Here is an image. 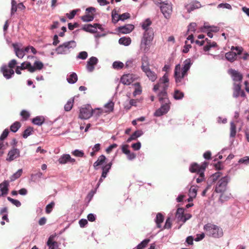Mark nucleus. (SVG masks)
Segmentation results:
<instances>
[{"label": "nucleus", "instance_id": "obj_1", "mask_svg": "<svg viewBox=\"0 0 249 249\" xmlns=\"http://www.w3.org/2000/svg\"><path fill=\"white\" fill-rule=\"evenodd\" d=\"M151 24V21L149 18H147L142 25V29L144 30V32L141 40L140 49L144 53L149 51L151 42L153 39V29L149 27Z\"/></svg>", "mask_w": 249, "mask_h": 249}, {"label": "nucleus", "instance_id": "obj_2", "mask_svg": "<svg viewBox=\"0 0 249 249\" xmlns=\"http://www.w3.org/2000/svg\"><path fill=\"white\" fill-rule=\"evenodd\" d=\"M192 63L190 58L187 59L183 62V67L181 68L179 64L176 65L174 70V78L178 86L185 84L184 77L187 75V72L190 70Z\"/></svg>", "mask_w": 249, "mask_h": 249}, {"label": "nucleus", "instance_id": "obj_3", "mask_svg": "<svg viewBox=\"0 0 249 249\" xmlns=\"http://www.w3.org/2000/svg\"><path fill=\"white\" fill-rule=\"evenodd\" d=\"M204 230L207 235L213 238H220L223 235L222 229L216 225L208 223L204 226Z\"/></svg>", "mask_w": 249, "mask_h": 249}, {"label": "nucleus", "instance_id": "obj_4", "mask_svg": "<svg viewBox=\"0 0 249 249\" xmlns=\"http://www.w3.org/2000/svg\"><path fill=\"white\" fill-rule=\"evenodd\" d=\"M159 101L161 103V107L154 113V115L156 117H160L166 114L170 108V102L167 96L158 95Z\"/></svg>", "mask_w": 249, "mask_h": 249}, {"label": "nucleus", "instance_id": "obj_5", "mask_svg": "<svg viewBox=\"0 0 249 249\" xmlns=\"http://www.w3.org/2000/svg\"><path fill=\"white\" fill-rule=\"evenodd\" d=\"M169 81L168 75L167 73H165L162 77L160 78L158 83L154 86L153 91L156 92L160 89L161 85H163L162 90L158 93V95L167 96L166 90L169 87Z\"/></svg>", "mask_w": 249, "mask_h": 249}, {"label": "nucleus", "instance_id": "obj_6", "mask_svg": "<svg viewBox=\"0 0 249 249\" xmlns=\"http://www.w3.org/2000/svg\"><path fill=\"white\" fill-rule=\"evenodd\" d=\"M76 47V43L74 40L66 41L59 45L55 51L57 54H67Z\"/></svg>", "mask_w": 249, "mask_h": 249}, {"label": "nucleus", "instance_id": "obj_7", "mask_svg": "<svg viewBox=\"0 0 249 249\" xmlns=\"http://www.w3.org/2000/svg\"><path fill=\"white\" fill-rule=\"evenodd\" d=\"M230 180V178L228 176L221 178L216 183L215 192L222 194L224 193L227 189V185Z\"/></svg>", "mask_w": 249, "mask_h": 249}, {"label": "nucleus", "instance_id": "obj_8", "mask_svg": "<svg viewBox=\"0 0 249 249\" xmlns=\"http://www.w3.org/2000/svg\"><path fill=\"white\" fill-rule=\"evenodd\" d=\"M160 9L165 18L168 19L172 13V4L171 2H162L160 3Z\"/></svg>", "mask_w": 249, "mask_h": 249}, {"label": "nucleus", "instance_id": "obj_9", "mask_svg": "<svg viewBox=\"0 0 249 249\" xmlns=\"http://www.w3.org/2000/svg\"><path fill=\"white\" fill-rule=\"evenodd\" d=\"M25 69H28V71L32 73L35 72L34 68L32 67L31 63L28 61L24 62L21 64L20 66H17L15 72L18 74H20L21 73L20 71Z\"/></svg>", "mask_w": 249, "mask_h": 249}, {"label": "nucleus", "instance_id": "obj_10", "mask_svg": "<svg viewBox=\"0 0 249 249\" xmlns=\"http://www.w3.org/2000/svg\"><path fill=\"white\" fill-rule=\"evenodd\" d=\"M92 116L91 108L89 106L82 107L80 109L79 118L81 119H88Z\"/></svg>", "mask_w": 249, "mask_h": 249}, {"label": "nucleus", "instance_id": "obj_11", "mask_svg": "<svg viewBox=\"0 0 249 249\" xmlns=\"http://www.w3.org/2000/svg\"><path fill=\"white\" fill-rule=\"evenodd\" d=\"M142 71L151 82H155L157 79V74L155 71H152L150 67H144L143 66Z\"/></svg>", "mask_w": 249, "mask_h": 249}, {"label": "nucleus", "instance_id": "obj_12", "mask_svg": "<svg viewBox=\"0 0 249 249\" xmlns=\"http://www.w3.org/2000/svg\"><path fill=\"white\" fill-rule=\"evenodd\" d=\"M207 165L208 163L205 161L201 165H198L196 163H193L190 165L189 170L192 173H196L198 174L203 168H204V171H205Z\"/></svg>", "mask_w": 249, "mask_h": 249}, {"label": "nucleus", "instance_id": "obj_13", "mask_svg": "<svg viewBox=\"0 0 249 249\" xmlns=\"http://www.w3.org/2000/svg\"><path fill=\"white\" fill-rule=\"evenodd\" d=\"M136 79L135 75L132 73L124 74L121 78V82L125 85H130Z\"/></svg>", "mask_w": 249, "mask_h": 249}, {"label": "nucleus", "instance_id": "obj_14", "mask_svg": "<svg viewBox=\"0 0 249 249\" xmlns=\"http://www.w3.org/2000/svg\"><path fill=\"white\" fill-rule=\"evenodd\" d=\"M1 72L6 79H9L12 78L15 73L14 70L9 68L6 65H4L1 67Z\"/></svg>", "mask_w": 249, "mask_h": 249}, {"label": "nucleus", "instance_id": "obj_15", "mask_svg": "<svg viewBox=\"0 0 249 249\" xmlns=\"http://www.w3.org/2000/svg\"><path fill=\"white\" fill-rule=\"evenodd\" d=\"M241 86L240 83L238 84L234 83L233 85V96L234 98H237L239 96H241L242 97H245L246 94L245 92L241 90Z\"/></svg>", "mask_w": 249, "mask_h": 249}, {"label": "nucleus", "instance_id": "obj_16", "mask_svg": "<svg viewBox=\"0 0 249 249\" xmlns=\"http://www.w3.org/2000/svg\"><path fill=\"white\" fill-rule=\"evenodd\" d=\"M98 59L97 57L92 56L87 61L86 68L89 72H92L95 69V66L98 63Z\"/></svg>", "mask_w": 249, "mask_h": 249}, {"label": "nucleus", "instance_id": "obj_17", "mask_svg": "<svg viewBox=\"0 0 249 249\" xmlns=\"http://www.w3.org/2000/svg\"><path fill=\"white\" fill-rule=\"evenodd\" d=\"M20 156V151L18 149L13 148L8 153L6 160L12 161Z\"/></svg>", "mask_w": 249, "mask_h": 249}, {"label": "nucleus", "instance_id": "obj_18", "mask_svg": "<svg viewBox=\"0 0 249 249\" xmlns=\"http://www.w3.org/2000/svg\"><path fill=\"white\" fill-rule=\"evenodd\" d=\"M56 236V233L53 234L49 236L47 242V245L48 246L49 249H57L58 248V243L54 240V238Z\"/></svg>", "mask_w": 249, "mask_h": 249}, {"label": "nucleus", "instance_id": "obj_19", "mask_svg": "<svg viewBox=\"0 0 249 249\" xmlns=\"http://www.w3.org/2000/svg\"><path fill=\"white\" fill-rule=\"evenodd\" d=\"M229 73L231 75L232 80L235 82H241L242 80L243 76L238 71L233 70L230 69L228 71Z\"/></svg>", "mask_w": 249, "mask_h": 249}, {"label": "nucleus", "instance_id": "obj_20", "mask_svg": "<svg viewBox=\"0 0 249 249\" xmlns=\"http://www.w3.org/2000/svg\"><path fill=\"white\" fill-rule=\"evenodd\" d=\"M201 6V4L197 1H193L185 5V7L189 13H190L195 9L199 8Z\"/></svg>", "mask_w": 249, "mask_h": 249}, {"label": "nucleus", "instance_id": "obj_21", "mask_svg": "<svg viewBox=\"0 0 249 249\" xmlns=\"http://www.w3.org/2000/svg\"><path fill=\"white\" fill-rule=\"evenodd\" d=\"M134 28L132 24H126L124 26L119 27L118 31L122 34H126L130 33Z\"/></svg>", "mask_w": 249, "mask_h": 249}, {"label": "nucleus", "instance_id": "obj_22", "mask_svg": "<svg viewBox=\"0 0 249 249\" xmlns=\"http://www.w3.org/2000/svg\"><path fill=\"white\" fill-rule=\"evenodd\" d=\"M9 185V182L7 180H5L0 184V196L7 194Z\"/></svg>", "mask_w": 249, "mask_h": 249}, {"label": "nucleus", "instance_id": "obj_23", "mask_svg": "<svg viewBox=\"0 0 249 249\" xmlns=\"http://www.w3.org/2000/svg\"><path fill=\"white\" fill-rule=\"evenodd\" d=\"M12 46L14 48V52L16 56L19 58H22L25 55V53L23 49H20L17 43H13Z\"/></svg>", "mask_w": 249, "mask_h": 249}, {"label": "nucleus", "instance_id": "obj_24", "mask_svg": "<svg viewBox=\"0 0 249 249\" xmlns=\"http://www.w3.org/2000/svg\"><path fill=\"white\" fill-rule=\"evenodd\" d=\"M82 29L86 32L90 33H95L97 32V30L95 26V23L93 25L91 24L85 25L83 27Z\"/></svg>", "mask_w": 249, "mask_h": 249}, {"label": "nucleus", "instance_id": "obj_25", "mask_svg": "<svg viewBox=\"0 0 249 249\" xmlns=\"http://www.w3.org/2000/svg\"><path fill=\"white\" fill-rule=\"evenodd\" d=\"M184 209L182 208H179L177 209L176 213V218L178 221H181L183 222L184 218Z\"/></svg>", "mask_w": 249, "mask_h": 249}, {"label": "nucleus", "instance_id": "obj_26", "mask_svg": "<svg viewBox=\"0 0 249 249\" xmlns=\"http://www.w3.org/2000/svg\"><path fill=\"white\" fill-rule=\"evenodd\" d=\"M163 220L164 217L163 215L160 213H158L155 219V222L156 223L157 228H161V223L163 222Z\"/></svg>", "mask_w": 249, "mask_h": 249}, {"label": "nucleus", "instance_id": "obj_27", "mask_svg": "<svg viewBox=\"0 0 249 249\" xmlns=\"http://www.w3.org/2000/svg\"><path fill=\"white\" fill-rule=\"evenodd\" d=\"M143 134V132L142 130L135 131L127 140V142H130L132 140H136L138 137H140Z\"/></svg>", "mask_w": 249, "mask_h": 249}, {"label": "nucleus", "instance_id": "obj_28", "mask_svg": "<svg viewBox=\"0 0 249 249\" xmlns=\"http://www.w3.org/2000/svg\"><path fill=\"white\" fill-rule=\"evenodd\" d=\"M237 54V53L230 51L226 53L225 57L229 61L232 62L235 60Z\"/></svg>", "mask_w": 249, "mask_h": 249}, {"label": "nucleus", "instance_id": "obj_29", "mask_svg": "<svg viewBox=\"0 0 249 249\" xmlns=\"http://www.w3.org/2000/svg\"><path fill=\"white\" fill-rule=\"evenodd\" d=\"M106 160V157L104 155H102L99 157L97 160L93 163V167L95 170L98 169V166L102 165L105 162Z\"/></svg>", "mask_w": 249, "mask_h": 249}, {"label": "nucleus", "instance_id": "obj_30", "mask_svg": "<svg viewBox=\"0 0 249 249\" xmlns=\"http://www.w3.org/2000/svg\"><path fill=\"white\" fill-rule=\"evenodd\" d=\"M78 80L77 75L75 72H72L68 75L67 80L69 84H73L75 83Z\"/></svg>", "mask_w": 249, "mask_h": 249}, {"label": "nucleus", "instance_id": "obj_31", "mask_svg": "<svg viewBox=\"0 0 249 249\" xmlns=\"http://www.w3.org/2000/svg\"><path fill=\"white\" fill-rule=\"evenodd\" d=\"M131 42V39L130 37H122L119 39V43L125 46H129Z\"/></svg>", "mask_w": 249, "mask_h": 249}, {"label": "nucleus", "instance_id": "obj_32", "mask_svg": "<svg viewBox=\"0 0 249 249\" xmlns=\"http://www.w3.org/2000/svg\"><path fill=\"white\" fill-rule=\"evenodd\" d=\"M70 158L69 154H63L60 157L58 161L60 164H64L69 162V159Z\"/></svg>", "mask_w": 249, "mask_h": 249}, {"label": "nucleus", "instance_id": "obj_33", "mask_svg": "<svg viewBox=\"0 0 249 249\" xmlns=\"http://www.w3.org/2000/svg\"><path fill=\"white\" fill-rule=\"evenodd\" d=\"M133 85L135 87V90L133 92V96H136L138 95H140L142 93V89L140 83L136 82Z\"/></svg>", "mask_w": 249, "mask_h": 249}, {"label": "nucleus", "instance_id": "obj_34", "mask_svg": "<svg viewBox=\"0 0 249 249\" xmlns=\"http://www.w3.org/2000/svg\"><path fill=\"white\" fill-rule=\"evenodd\" d=\"M44 122V118L42 116H36L32 119V123L36 125H41Z\"/></svg>", "mask_w": 249, "mask_h": 249}, {"label": "nucleus", "instance_id": "obj_35", "mask_svg": "<svg viewBox=\"0 0 249 249\" xmlns=\"http://www.w3.org/2000/svg\"><path fill=\"white\" fill-rule=\"evenodd\" d=\"M173 97L176 100H181L184 97V93L178 89H176L173 94Z\"/></svg>", "mask_w": 249, "mask_h": 249}, {"label": "nucleus", "instance_id": "obj_36", "mask_svg": "<svg viewBox=\"0 0 249 249\" xmlns=\"http://www.w3.org/2000/svg\"><path fill=\"white\" fill-rule=\"evenodd\" d=\"M221 173L220 172H216L210 176L208 180L211 183L216 181L221 176Z\"/></svg>", "mask_w": 249, "mask_h": 249}, {"label": "nucleus", "instance_id": "obj_37", "mask_svg": "<svg viewBox=\"0 0 249 249\" xmlns=\"http://www.w3.org/2000/svg\"><path fill=\"white\" fill-rule=\"evenodd\" d=\"M236 134V125L233 122L230 123V134L231 138H234Z\"/></svg>", "mask_w": 249, "mask_h": 249}, {"label": "nucleus", "instance_id": "obj_38", "mask_svg": "<svg viewBox=\"0 0 249 249\" xmlns=\"http://www.w3.org/2000/svg\"><path fill=\"white\" fill-rule=\"evenodd\" d=\"M189 195L190 198H194L196 197L197 195V188L196 186H192L189 189Z\"/></svg>", "mask_w": 249, "mask_h": 249}, {"label": "nucleus", "instance_id": "obj_39", "mask_svg": "<svg viewBox=\"0 0 249 249\" xmlns=\"http://www.w3.org/2000/svg\"><path fill=\"white\" fill-rule=\"evenodd\" d=\"M111 17L112 21L114 24H116L120 19V15H118L115 10L112 11Z\"/></svg>", "mask_w": 249, "mask_h": 249}, {"label": "nucleus", "instance_id": "obj_40", "mask_svg": "<svg viewBox=\"0 0 249 249\" xmlns=\"http://www.w3.org/2000/svg\"><path fill=\"white\" fill-rule=\"evenodd\" d=\"M81 20L84 22H90L93 20L94 16L92 14H88L83 16L81 18Z\"/></svg>", "mask_w": 249, "mask_h": 249}, {"label": "nucleus", "instance_id": "obj_41", "mask_svg": "<svg viewBox=\"0 0 249 249\" xmlns=\"http://www.w3.org/2000/svg\"><path fill=\"white\" fill-rule=\"evenodd\" d=\"M21 124L19 122H16L10 126V130L13 132H16L20 127Z\"/></svg>", "mask_w": 249, "mask_h": 249}, {"label": "nucleus", "instance_id": "obj_42", "mask_svg": "<svg viewBox=\"0 0 249 249\" xmlns=\"http://www.w3.org/2000/svg\"><path fill=\"white\" fill-rule=\"evenodd\" d=\"M204 29H207L212 32H217L219 30V27L214 26H209L206 25L205 23L203 26Z\"/></svg>", "mask_w": 249, "mask_h": 249}, {"label": "nucleus", "instance_id": "obj_43", "mask_svg": "<svg viewBox=\"0 0 249 249\" xmlns=\"http://www.w3.org/2000/svg\"><path fill=\"white\" fill-rule=\"evenodd\" d=\"M22 173V169H18L15 173H14L11 177H10V180L11 181H13L17 179V178H19Z\"/></svg>", "mask_w": 249, "mask_h": 249}, {"label": "nucleus", "instance_id": "obj_44", "mask_svg": "<svg viewBox=\"0 0 249 249\" xmlns=\"http://www.w3.org/2000/svg\"><path fill=\"white\" fill-rule=\"evenodd\" d=\"M33 129L31 127H28L23 132L22 137L24 139H26L28 136L32 134Z\"/></svg>", "mask_w": 249, "mask_h": 249}, {"label": "nucleus", "instance_id": "obj_45", "mask_svg": "<svg viewBox=\"0 0 249 249\" xmlns=\"http://www.w3.org/2000/svg\"><path fill=\"white\" fill-rule=\"evenodd\" d=\"M150 239H145L139 244L136 247V249H142L146 247V246L149 242Z\"/></svg>", "mask_w": 249, "mask_h": 249}, {"label": "nucleus", "instance_id": "obj_46", "mask_svg": "<svg viewBox=\"0 0 249 249\" xmlns=\"http://www.w3.org/2000/svg\"><path fill=\"white\" fill-rule=\"evenodd\" d=\"M32 67L34 68L35 71L36 70H41L43 67V64L41 61H36L34 62Z\"/></svg>", "mask_w": 249, "mask_h": 249}, {"label": "nucleus", "instance_id": "obj_47", "mask_svg": "<svg viewBox=\"0 0 249 249\" xmlns=\"http://www.w3.org/2000/svg\"><path fill=\"white\" fill-rule=\"evenodd\" d=\"M73 103V99H71L65 104L64 106L65 110L66 111H69L71 110L72 107Z\"/></svg>", "mask_w": 249, "mask_h": 249}, {"label": "nucleus", "instance_id": "obj_48", "mask_svg": "<svg viewBox=\"0 0 249 249\" xmlns=\"http://www.w3.org/2000/svg\"><path fill=\"white\" fill-rule=\"evenodd\" d=\"M104 107L106 109V112L112 111L113 110L114 103L112 101H109L105 105Z\"/></svg>", "mask_w": 249, "mask_h": 249}, {"label": "nucleus", "instance_id": "obj_49", "mask_svg": "<svg viewBox=\"0 0 249 249\" xmlns=\"http://www.w3.org/2000/svg\"><path fill=\"white\" fill-rule=\"evenodd\" d=\"M149 67V62L148 58L146 56H143L142 58L141 69L142 70V66Z\"/></svg>", "mask_w": 249, "mask_h": 249}, {"label": "nucleus", "instance_id": "obj_50", "mask_svg": "<svg viewBox=\"0 0 249 249\" xmlns=\"http://www.w3.org/2000/svg\"><path fill=\"white\" fill-rule=\"evenodd\" d=\"M199 177L196 178V181L197 183H200L204 180V168L199 171V173L197 174Z\"/></svg>", "mask_w": 249, "mask_h": 249}, {"label": "nucleus", "instance_id": "obj_51", "mask_svg": "<svg viewBox=\"0 0 249 249\" xmlns=\"http://www.w3.org/2000/svg\"><path fill=\"white\" fill-rule=\"evenodd\" d=\"M7 199L9 201L17 207H20L21 205L20 202L18 200L14 199L9 196L7 197Z\"/></svg>", "mask_w": 249, "mask_h": 249}, {"label": "nucleus", "instance_id": "obj_52", "mask_svg": "<svg viewBox=\"0 0 249 249\" xmlns=\"http://www.w3.org/2000/svg\"><path fill=\"white\" fill-rule=\"evenodd\" d=\"M124 65L120 61H115L113 63L112 67L114 69H121L123 68Z\"/></svg>", "mask_w": 249, "mask_h": 249}, {"label": "nucleus", "instance_id": "obj_53", "mask_svg": "<svg viewBox=\"0 0 249 249\" xmlns=\"http://www.w3.org/2000/svg\"><path fill=\"white\" fill-rule=\"evenodd\" d=\"M72 155L77 157H84V153L82 150H79L76 149L72 152Z\"/></svg>", "mask_w": 249, "mask_h": 249}, {"label": "nucleus", "instance_id": "obj_54", "mask_svg": "<svg viewBox=\"0 0 249 249\" xmlns=\"http://www.w3.org/2000/svg\"><path fill=\"white\" fill-rule=\"evenodd\" d=\"M112 165V162H110L108 163L106 165L103 166L102 167V171L106 172L107 173H108L109 172L110 169L111 168Z\"/></svg>", "mask_w": 249, "mask_h": 249}, {"label": "nucleus", "instance_id": "obj_55", "mask_svg": "<svg viewBox=\"0 0 249 249\" xmlns=\"http://www.w3.org/2000/svg\"><path fill=\"white\" fill-rule=\"evenodd\" d=\"M54 203L53 202H51L50 203L48 204L45 209L46 213H50L52 211L53 207L54 206Z\"/></svg>", "mask_w": 249, "mask_h": 249}, {"label": "nucleus", "instance_id": "obj_56", "mask_svg": "<svg viewBox=\"0 0 249 249\" xmlns=\"http://www.w3.org/2000/svg\"><path fill=\"white\" fill-rule=\"evenodd\" d=\"M87 57L88 53L85 51H83L79 53L78 55L77 56V58L85 60Z\"/></svg>", "mask_w": 249, "mask_h": 249}, {"label": "nucleus", "instance_id": "obj_57", "mask_svg": "<svg viewBox=\"0 0 249 249\" xmlns=\"http://www.w3.org/2000/svg\"><path fill=\"white\" fill-rule=\"evenodd\" d=\"M171 221L170 217H168L165 221V223L164 224V227L163 228H162V230L163 229H169L171 228Z\"/></svg>", "mask_w": 249, "mask_h": 249}, {"label": "nucleus", "instance_id": "obj_58", "mask_svg": "<svg viewBox=\"0 0 249 249\" xmlns=\"http://www.w3.org/2000/svg\"><path fill=\"white\" fill-rule=\"evenodd\" d=\"M20 115L24 120H26L30 117V114L28 111L23 110L20 112Z\"/></svg>", "mask_w": 249, "mask_h": 249}, {"label": "nucleus", "instance_id": "obj_59", "mask_svg": "<svg viewBox=\"0 0 249 249\" xmlns=\"http://www.w3.org/2000/svg\"><path fill=\"white\" fill-rule=\"evenodd\" d=\"M238 162L239 163H244L246 165L249 164V156H246L239 159Z\"/></svg>", "mask_w": 249, "mask_h": 249}, {"label": "nucleus", "instance_id": "obj_60", "mask_svg": "<svg viewBox=\"0 0 249 249\" xmlns=\"http://www.w3.org/2000/svg\"><path fill=\"white\" fill-rule=\"evenodd\" d=\"M196 24L195 22L191 23L188 26V31L195 32L196 31Z\"/></svg>", "mask_w": 249, "mask_h": 249}, {"label": "nucleus", "instance_id": "obj_61", "mask_svg": "<svg viewBox=\"0 0 249 249\" xmlns=\"http://www.w3.org/2000/svg\"><path fill=\"white\" fill-rule=\"evenodd\" d=\"M79 10V9H75L72 10L70 14L67 13L66 16L68 17V18L70 19H72L74 16H75L77 12Z\"/></svg>", "mask_w": 249, "mask_h": 249}, {"label": "nucleus", "instance_id": "obj_62", "mask_svg": "<svg viewBox=\"0 0 249 249\" xmlns=\"http://www.w3.org/2000/svg\"><path fill=\"white\" fill-rule=\"evenodd\" d=\"M217 7L219 8H221L228 9H230V10L231 9V5L230 4L227 3H220L218 5Z\"/></svg>", "mask_w": 249, "mask_h": 249}, {"label": "nucleus", "instance_id": "obj_63", "mask_svg": "<svg viewBox=\"0 0 249 249\" xmlns=\"http://www.w3.org/2000/svg\"><path fill=\"white\" fill-rule=\"evenodd\" d=\"M17 61L15 59H12L11 60V61H10L8 63V67L11 69H13L14 68H15V67L16 66V65H17Z\"/></svg>", "mask_w": 249, "mask_h": 249}, {"label": "nucleus", "instance_id": "obj_64", "mask_svg": "<svg viewBox=\"0 0 249 249\" xmlns=\"http://www.w3.org/2000/svg\"><path fill=\"white\" fill-rule=\"evenodd\" d=\"M9 134V130L8 129H5L1 134L0 136V140L2 141L5 139L8 136Z\"/></svg>", "mask_w": 249, "mask_h": 249}]
</instances>
